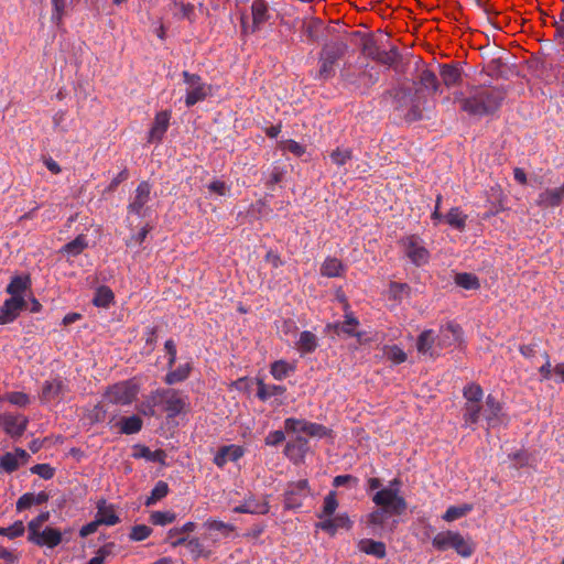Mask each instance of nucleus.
<instances>
[{"label":"nucleus","instance_id":"nucleus-1","mask_svg":"<svg viewBox=\"0 0 564 564\" xmlns=\"http://www.w3.org/2000/svg\"><path fill=\"white\" fill-rule=\"evenodd\" d=\"M507 96V91L500 87H476L469 96L459 98L455 95V100L460 101L464 111L471 116H488L496 112Z\"/></svg>","mask_w":564,"mask_h":564},{"label":"nucleus","instance_id":"nucleus-2","mask_svg":"<svg viewBox=\"0 0 564 564\" xmlns=\"http://www.w3.org/2000/svg\"><path fill=\"white\" fill-rule=\"evenodd\" d=\"M387 94L392 98L394 110L399 111L406 121L412 122L422 118L423 98L415 84L392 88Z\"/></svg>","mask_w":564,"mask_h":564},{"label":"nucleus","instance_id":"nucleus-3","mask_svg":"<svg viewBox=\"0 0 564 564\" xmlns=\"http://www.w3.org/2000/svg\"><path fill=\"white\" fill-rule=\"evenodd\" d=\"M160 403H164V409L170 417L178 415L185 406V400L180 395L178 391L174 389H162L156 390L149 397L147 404L149 411H143V414L153 416L155 414L154 408Z\"/></svg>","mask_w":564,"mask_h":564},{"label":"nucleus","instance_id":"nucleus-4","mask_svg":"<svg viewBox=\"0 0 564 564\" xmlns=\"http://www.w3.org/2000/svg\"><path fill=\"white\" fill-rule=\"evenodd\" d=\"M401 481L394 478L390 486L382 488L375 494L372 501L389 511V514L400 516L406 510V501L399 496V487Z\"/></svg>","mask_w":564,"mask_h":564},{"label":"nucleus","instance_id":"nucleus-5","mask_svg":"<svg viewBox=\"0 0 564 564\" xmlns=\"http://www.w3.org/2000/svg\"><path fill=\"white\" fill-rule=\"evenodd\" d=\"M347 51L344 42H332L325 44L319 53L321 67L316 75L318 79H328L335 75V66L343 58Z\"/></svg>","mask_w":564,"mask_h":564},{"label":"nucleus","instance_id":"nucleus-6","mask_svg":"<svg viewBox=\"0 0 564 564\" xmlns=\"http://www.w3.org/2000/svg\"><path fill=\"white\" fill-rule=\"evenodd\" d=\"M139 391V384L133 379L120 381L107 389L105 400L112 404L128 405L135 400Z\"/></svg>","mask_w":564,"mask_h":564},{"label":"nucleus","instance_id":"nucleus-7","mask_svg":"<svg viewBox=\"0 0 564 564\" xmlns=\"http://www.w3.org/2000/svg\"><path fill=\"white\" fill-rule=\"evenodd\" d=\"M184 83L187 85L185 105L193 107L199 101L206 99L210 94V86L206 85L202 77L197 74H191L187 70L183 72Z\"/></svg>","mask_w":564,"mask_h":564},{"label":"nucleus","instance_id":"nucleus-8","mask_svg":"<svg viewBox=\"0 0 564 564\" xmlns=\"http://www.w3.org/2000/svg\"><path fill=\"white\" fill-rule=\"evenodd\" d=\"M361 51L364 55L387 66H392L400 59L397 47H391L389 51L380 50L372 37H367L362 41Z\"/></svg>","mask_w":564,"mask_h":564},{"label":"nucleus","instance_id":"nucleus-9","mask_svg":"<svg viewBox=\"0 0 564 564\" xmlns=\"http://www.w3.org/2000/svg\"><path fill=\"white\" fill-rule=\"evenodd\" d=\"M404 252L410 261L416 267L427 263L430 253L423 246L422 239L416 235H410L402 239Z\"/></svg>","mask_w":564,"mask_h":564},{"label":"nucleus","instance_id":"nucleus-10","mask_svg":"<svg viewBox=\"0 0 564 564\" xmlns=\"http://www.w3.org/2000/svg\"><path fill=\"white\" fill-rule=\"evenodd\" d=\"M26 308V301L23 296L9 297L0 307V325L14 322L20 313Z\"/></svg>","mask_w":564,"mask_h":564},{"label":"nucleus","instance_id":"nucleus-11","mask_svg":"<svg viewBox=\"0 0 564 564\" xmlns=\"http://www.w3.org/2000/svg\"><path fill=\"white\" fill-rule=\"evenodd\" d=\"M345 302V321L343 323H336L334 325H328V327L334 328L336 334H346L347 336H354L357 337L359 340H361L362 334L357 332V327L359 325V321L354 316V314L349 311V304L346 302V300H343Z\"/></svg>","mask_w":564,"mask_h":564},{"label":"nucleus","instance_id":"nucleus-12","mask_svg":"<svg viewBox=\"0 0 564 564\" xmlns=\"http://www.w3.org/2000/svg\"><path fill=\"white\" fill-rule=\"evenodd\" d=\"M564 202V184L560 187L545 188L535 200L536 206L542 209L554 208Z\"/></svg>","mask_w":564,"mask_h":564},{"label":"nucleus","instance_id":"nucleus-13","mask_svg":"<svg viewBox=\"0 0 564 564\" xmlns=\"http://www.w3.org/2000/svg\"><path fill=\"white\" fill-rule=\"evenodd\" d=\"M245 455V448L240 445L231 444L219 447L214 456V464L218 468H224L228 462H237Z\"/></svg>","mask_w":564,"mask_h":564},{"label":"nucleus","instance_id":"nucleus-14","mask_svg":"<svg viewBox=\"0 0 564 564\" xmlns=\"http://www.w3.org/2000/svg\"><path fill=\"white\" fill-rule=\"evenodd\" d=\"M28 541L37 546H47L53 549L62 542V533L59 530L46 527L33 536H28Z\"/></svg>","mask_w":564,"mask_h":564},{"label":"nucleus","instance_id":"nucleus-15","mask_svg":"<svg viewBox=\"0 0 564 564\" xmlns=\"http://www.w3.org/2000/svg\"><path fill=\"white\" fill-rule=\"evenodd\" d=\"M28 422V417L23 415L7 414L3 415L1 425L11 437H20L26 430Z\"/></svg>","mask_w":564,"mask_h":564},{"label":"nucleus","instance_id":"nucleus-16","mask_svg":"<svg viewBox=\"0 0 564 564\" xmlns=\"http://www.w3.org/2000/svg\"><path fill=\"white\" fill-rule=\"evenodd\" d=\"M150 194L151 185L145 181L141 182L135 189V196L133 200L128 206L129 213L141 216L143 207L150 200Z\"/></svg>","mask_w":564,"mask_h":564},{"label":"nucleus","instance_id":"nucleus-17","mask_svg":"<svg viewBox=\"0 0 564 564\" xmlns=\"http://www.w3.org/2000/svg\"><path fill=\"white\" fill-rule=\"evenodd\" d=\"M440 76L442 83L447 87H455L463 80L462 67L459 64H440Z\"/></svg>","mask_w":564,"mask_h":564},{"label":"nucleus","instance_id":"nucleus-18","mask_svg":"<svg viewBox=\"0 0 564 564\" xmlns=\"http://www.w3.org/2000/svg\"><path fill=\"white\" fill-rule=\"evenodd\" d=\"M251 33H254L271 18L268 2L265 0H254L251 6Z\"/></svg>","mask_w":564,"mask_h":564},{"label":"nucleus","instance_id":"nucleus-19","mask_svg":"<svg viewBox=\"0 0 564 564\" xmlns=\"http://www.w3.org/2000/svg\"><path fill=\"white\" fill-rule=\"evenodd\" d=\"M351 524L352 522L349 517L346 513H341L334 518L328 517L324 521L318 522L316 527L330 535H335L338 529L349 530Z\"/></svg>","mask_w":564,"mask_h":564},{"label":"nucleus","instance_id":"nucleus-20","mask_svg":"<svg viewBox=\"0 0 564 564\" xmlns=\"http://www.w3.org/2000/svg\"><path fill=\"white\" fill-rule=\"evenodd\" d=\"M308 441L304 436H296L293 440H290L284 448V454L293 459L300 460L303 459L306 453L308 452Z\"/></svg>","mask_w":564,"mask_h":564},{"label":"nucleus","instance_id":"nucleus-21","mask_svg":"<svg viewBox=\"0 0 564 564\" xmlns=\"http://www.w3.org/2000/svg\"><path fill=\"white\" fill-rule=\"evenodd\" d=\"M501 411L502 406L500 402L492 394H488L486 398L485 409L482 410V415L490 427H494L501 422Z\"/></svg>","mask_w":564,"mask_h":564},{"label":"nucleus","instance_id":"nucleus-22","mask_svg":"<svg viewBox=\"0 0 564 564\" xmlns=\"http://www.w3.org/2000/svg\"><path fill=\"white\" fill-rule=\"evenodd\" d=\"M65 393V386L62 380L54 379L52 381H45L42 387L41 401L51 402L63 398Z\"/></svg>","mask_w":564,"mask_h":564},{"label":"nucleus","instance_id":"nucleus-23","mask_svg":"<svg viewBox=\"0 0 564 564\" xmlns=\"http://www.w3.org/2000/svg\"><path fill=\"white\" fill-rule=\"evenodd\" d=\"M237 513L250 514H265L269 512V505L267 501H258L253 497L245 499L243 503L234 508Z\"/></svg>","mask_w":564,"mask_h":564},{"label":"nucleus","instance_id":"nucleus-24","mask_svg":"<svg viewBox=\"0 0 564 564\" xmlns=\"http://www.w3.org/2000/svg\"><path fill=\"white\" fill-rule=\"evenodd\" d=\"M96 518L100 525H115L120 521L119 517L116 514L115 507L112 505H107L105 500L97 503Z\"/></svg>","mask_w":564,"mask_h":564},{"label":"nucleus","instance_id":"nucleus-25","mask_svg":"<svg viewBox=\"0 0 564 564\" xmlns=\"http://www.w3.org/2000/svg\"><path fill=\"white\" fill-rule=\"evenodd\" d=\"M50 495L45 491L39 494L26 492L22 495L17 501V510L22 511L31 508L32 506H40L47 502Z\"/></svg>","mask_w":564,"mask_h":564},{"label":"nucleus","instance_id":"nucleus-26","mask_svg":"<svg viewBox=\"0 0 564 564\" xmlns=\"http://www.w3.org/2000/svg\"><path fill=\"white\" fill-rule=\"evenodd\" d=\"M170 122V113L161 111L155 116L154 126L150 130L149 141L161 140L167 130Z\"/></svg>","mask_w":564,"mask_h":564},{"label":"nucleus","instance_id":"nucleus-27","mask_svg":"<svg viewBox=\"0 0 564 564\" xmlns=\"http://www.w3.org/2000/svg\"><path fill=\"white\" fill-rule=\"evenodd\" d=\"M30 286L31 279L29 275H15L7 285L6 292L11 295L10 297L23 296V292L30 289Z\"/></svg>","mask_w":564,"mask_h":564},{"label":"nucleus","instance_id":"nucleus-28","mask_svg":"<svg viewBox=\"0 0 564 564\" xmlns=\"http://www.w3.org/2000/svg\"><path fill=\"white\" fill-rule=\"evenodd\" d=\"M358 546L361 552L373 555L377 558H383L387 554L386 544L380 541L362 539L360 540Z\"/></svg>","mask_w":564,"mask_h":564},{"label":"nucleus","instance_id":"nucleus-29","mask_svg":"<svg viewBox=\"0 0 564 564\" xmlns=\"http://www.w3.org/2000/svg\"><path fill=\"white\" fill-rule=\"evenodd\" d=\"M257 397L261 401H267L271 397H280L286 391L285 387L278 384H265L262 379H257Z\"/></svg>","mask_w":564,"mask_h":564},{"label":"nucleus","instance_id":"nucleus-30","mask_svg":"<svg viewBox=\"0 0 564 564\" xmlns=\"http://www.w3.org/2000/svg\"><path fill=\"white\" fill-rule=\"evenodd\" d=\"M434 332L432 329H426L422 332L416 341L417 351L422 355H427L430 357H435L436 354L433 351L434 344Z\"/></svg>","mask_w":564,"mask_h":564},{"label":"nucleus","instance_id":"nucleus-31","mask_svg":"<svg viewBox=\"0 0 564 564\" xmlns=\"http://www.w3.org/2000/svg\"><path fill=\"white\" fill-rule=\"evenodd\" d=\"M296 348L302 355L313 352L317 348L316 335L308 330L302 332L296 343Z\"/></svg>","mask_w":564,"mask_h":564},{"label":"nucleus","instance_id":"nucleus-32","mask_svg":"<svg viewBox=\"0 0 564 564\" xmlns=\"http://www.w3.org/2000/svg\"><path fill=\"white\" fill-rule=\"evenodd\" d=\"M88 247L85 235H78L74 240L67 242L61 250V253H67L70 257L80 254Z\"/></svg>","mask_w":564,"mask_h":564},{"label":"nucleus","instance_id":"nucleus-33","mask_svg":"<svg viewBox=\"0 0 564 564\" xmlns=\"http://www.w3.org/2000/svg\"><path fill=\"white\" fill-rule=\"evenodd\" d=\"M120 432L122 434L131 435L141 431L143 421L138 415H131L128 417H122L119 422Z\"/></svg>","mask_w":564,"mask_h":564},{"label":"nucleus","instance_id":"nucleus-34","mask_svg":"<svg viewBox=\"0 0 564 564\" xmlns=\"http://www.w3.org/2000/svg\"><path fill=\"white\" fill-rule=\"evenodd\" d=\"M452 549H454L460 556L468 557L474 552V546L470 542L464 539V536L456 532L455 535H452Z\"/></svg>","mask_w":564,"mask_h":564},{"label":"nucleus","instance_id":"nucleus-35","mask_svg":"<svg viewBox=\"0 0 564 564\" xmlns=\"http://www.w3.org/2000/svg\"><path fill=\"white\" fill-rule=\"evenodd\" d=\"M344 270V265L337 258H327L321 268V273L328 278L339 276Z\"/></svg>","mask_w":564,"mask_h":564},{"label":"nucleus","instance_id":"nucleus-36","mask_svg":"<svg viewBox=\"0 0 564 564\" xmlns=\"http://www.w3.org/2000/svg\"><path fill=\"white\" fill-rule=\"evenodd\" d=\"M446 223L458 230H464L466 226L467 215L463 214V212L458 207H453L445 216Z\"/></svg>","mask_w":564,"mask_h":564},{"label":"nucleus","instance_id":"nucleus-37","mask_svg":"<svg viewBox=\"0 0 564 564\" xmlns=\"http://www.w3.org/2000/svg\"><path fill=\"white\" fill-rule=\"evenodd\" d=\"M482 406L480 402H465L464 420L467 425L476 424L479 421Z\"/></svg>","mask_w":564,"mask_h":564},{"label":"nucleus","instance_id":"nucleus-38","mask_svg":"<svg viewBox=\"0 0 564 564\" xmlns=\"http://www.w3.org/2000/svg\"><path fill=\"white\" fill-rule=\"evenodd\" d=\"M113 299L115 295L110 288L102 285L96 290L93 303L98 307H108Z\"/></svg>","mask_w":564,"mask_h":564},{"label":"nucleus","instance_id":"nucleus-39","mask_svg":"<svg viewBox=\"0 0 564 564\" xmlns=\"http://www.w3.org/2000/svg\"><path fill=\"white\" fill-rule=\"evenodd\" d=\"M169 494V485L160 480L155 484L154 488L151 490V495L147 498L144 505L147 507L155 505L158 501L166 497Z\"/></svg>","mask_w":564,"mask_h":564},{"label":"nucleus","instance_id":"nucleus-40","mask_svg":"<svg viewBox=\"0 0 564 564\" xmlns=\"http://www.w3.org/2000/svg\"><path fill=\"white\" fill-rule=\"evenodd\" d=\"M455 283L465 290H477L480 288L478 278L473 273H457L455 275Z\"/></svg>","mask_w":564,"mask_h":564},{"label":"nucleus","instance_id":"nucleus-41","mask_svg":"<svg viewBox=\"0 0 564 564\" xmlns=\"http://www.w3.org/2000/svg\"><path fill=\"white\" fill-rule=\"evenodd\" d=\"M389 299L401 302L404 296H409L411 288L408 283L390 282L389 284Z\"/></svg>","mask_w":564,"mask_h":564},{"label":"nucleus","instance_id":"nucleus-42","mask_svg":"<svg viewBox=\"0 0 564 564\" xmlns=\"http://www.w3.org/2000/svg\"><path fill=\"white\" fill-rule=\"evenodd\" d=\"M189 372H191L189 364L181 365L175 370L170 371L165 376V382L167 384H175L177 382H182L188 378Z\"/></svg>","mask_w":564,"mask_h":564},{"label":"nucleus","instance_id":"nucleus-43","mask_svg":"<svg viewBox=\"0 0 564 564\" xmlns=\"http://www.w3.org/2000/svg\"><path fill=\"white\" fill-rule=\"evenodd\" d=\"M330 161L337 166H344L352 159V150L349 148L337 147L329 153Z\"/></svg>","mask_w":564,"mask_h":564},{"label":"nucleus","instance_id":"nucleus-44","mask_svg":"<svg viewBox=\"0 0 564 564\" xmlns=\"http://www.w3.org/2000/svg\"><path fill=\"white\" fill-rule=\"evenodd\" d=\"M308 426L310 421L304 419L288 417L284 421V429L289 433H304L307 435Z\"/></svg>","mask_w":564,"mask_h":564},{"label":"nucleus","instance_id":"nucleus-45","mask_svg":"<svg viewBox=\"0 0 564 564\" xmlns=\"http://www.w3.org/2000/svg\"><path fill=\"white\" fill-rule=\"evenodd\" d=\"M455 531H445L437 533L432 541L433 546L438 551H445L452 549V535H455Z\"/></svg>","mask_w":564,"mask_h":564},{"label":"nucleus","instance_id":"nucleus-46","mask_svg":"<svg viewBox=\"0 0 564 564\" xmlns=\"http://www.w3.org/2000/svg\"><path fill=\"white\" fill-rule=\"evenodd\" d=\"M419 83L425 88H431L434 93H436L440 88L437 76L431 69H423L421 72L419 76Z\"/></svg>","mask_w":564,"mask_h":564},{"label":"nucleus","instance_id":"nucleus-47","mask_svg":"<svg viewBox=\"0 0 564 564\" xmlns=\"http://www.w3.org/2000/svg\"><path fill=\"white\" fill-rule=\"evenodd\" d=\"M176 514L172 511H153L150 516V522L154 525H166L174 522Z\"/></svg>","mask_w":564,"mask_h":564},{"label":"nucleus","instance_id":"nucleus-48","mask_svg":"<svg viewBox=\"0 0 564 564\" xmlns=\"http://www.w3.org/2000/svg\"><path fill=\"white\" fill-rule=\"evenodd\" d=\"M463 395L466 402H481L484 391L477 383H470L464 388Z\"/></svg>","mask_w":564,"mask_h":564},{"label":"nucleus","instance_id":"nucleus-49","mask_svg":"<svg viewBox=\"0 0 564 564\" xmlns=\"http://www.w3.org/2000/svg\"><path fill=\"white\" fill-rule=\"evenodd\" d=\"M470 505H463L459 507H449L446 512L443 514V520L451 522L457 520L464 516H466L469 511H471Z\"/></svg>","mask_w":564,"mask_h":564},{"label":"nucleus","instance_id":"nucleus-50","mask_svg":"<svg viewBox=\"0 0 564 564\" xmlns=\"http://www.w3.org/2000/svg\"><path fill=\"white\" fill-rule=\"evenodd\" d=\"M337 507L338 502L336 499V495L334 491H330L324 499L323 511L321 514H318V518L323 519L333 516Z\"/></svg>","mask_w":564,"mask_h":564},{"label":"nucleus","instance_id":"nucleus-51","mask_svg":"<svg viewBox=\"0 0 564 564\" xmlns=\"http://www.w3.org/2000/svg\"><path fill=\"white\" fill-rule=\"evenodd\" d=\"M50 519V512H41L28 524V536H33L41 531L42 525Z\"/></svg>","mask_w":564,"mask_h":564},{"label":"nucleus","instance_id":"nucleus-52","mask_svg":"<svg viewBox=\"0 0 564 564\" xmlns=\"http://www.w3.org/2000/svg\"><path fill=\"white\" fill-rule=\"evenodd\" d=\"M488 74L490 76H505L507 64L502 57L492 58L487 65Z\"/></svg>","mask_w":564,"mask_h":564},{"label":"nucleus","instance_id":"nucleus-53","mask_svg":"<svg viewBox=\"0 0 564 564\" xmlns=\"http://www.w3.org/2000/svg\"><path fill=\"white\" fill-rule=\"evenodd\" d=\"M140 456L149 462L165 464L166 453L163 449L151 451L149 447H142Z\"/></svg>","mask_w":564,"mask_h":564},{"label":"nucleus","instance_id":"nucleus-54","mask_svg":"<svg viewBox=\"0 0 564 564\" xmlns=\"http://www.w3.org/2000/svg\"><path fill=\"white\" fill-rule=\"evenodd\" d=\"M387 358L393 364H402L406 360V354L399 346L393 345L386 348Z\"/></svg>","mask_w":564,"mask_h":564},{"label":"nucleus","instance_id":"nucleus-55","mask_svg":"<svg viewBox=\"0 0 564 564\" xmlns=\"http://www.w3.org/2000/svg\"><path fill=\"white\" fill-rule=\"evenodd\" d=\"M25 531V527L22 521H15L12 525L8 528L0 527V535L8 536L9 539H14L21 536Z\"/></svg>","mask_w":564,"mask_h":564},{"label":"nucleus","instance_id":"nucleus-56","mask_svg":"<svg viewBox=\"0 0 564 564\" xmlns=\"http://www.w3.org/2000/svg\"><path fill=\"white\" fill-rule=\"evenodd\" d=\"M206 527L212 531H221L226 536L236 530L235 525L215 519L207 520Z\"/></svg>","mask_w":564,"mask_h":564},{"label":"nucleus","instance_id":"nucleus-57","mask_svg":"<svg viewBox=\"0 0 564 564\" xmlns=\"http://www.w3.org/2000/svg\"><path fill=\"white\" fill-rule=\"evenodd\" d=\"M53 6V12L51 20L56 25H59L62 22V19L65 14V8H66V0H51Z\"/></svg>","mask_w":564,"mask_h":564},{"label":"nucleus","instance_id":"nucleus-58","mask_svg":"<svg viewBox=\"0 0 564 564\" xmlns=\"http://www.w3.org/2000/svg\"><path fill=\"white\" fill-rule=\"evenodd\" d=\"M151 533L152 529L150 527L145 524H137L132 527L129 538L132 541H143L149 538Z\"/></svg>","mask_w":564,"mask_h":564},{"label":"nucleus","instance_id":"nucleus-59","mask_svg":"<svg viewBox=\"0 0 564 564\" xmlns=\"http://www.w3.org/2000/svg\"><path fill=\"white\" fill-rule=\"evenodd\" d=\"M290 370H291V367L289 366L288 362H285L283 360L274 361L271 365V375L276 380H282L283 378H285Z\"/></svg>","mask_w":564,"mask_h":564},{"label":"nucleus","instance_id":"nucleus-60","mask_svg":"<svg viewBox=\"0 0 564 564\" xmlns=\"http://www.w3.org/2000/svg\"><path fill=\"white\" fill-rule=\"evenodd\" d=\"M0 466L7 471L12 473L20 466V462L17 459V455L13 453H6L0 460Z\"/></svg>","mask_w":564,"mask_h":564},{"label":"nucleus","instance_id":"nucleus-61","mask_svg":"<svg viewBox=\"0 0 564 564\" xmlns=\"http://www.w3.org/2000/svg\"><path fill=\"white\" fill-rule=\"evenodd\" d=\"M333 431L323 424L310 422L307 435L311 437H327L330 436Z\"/></svg>","mask_w":564,"mask_h":564},{"label":"nucleus","instance_id":"nucleus-62","mask_svg":"<svg viewBox=\"0 0 564 564\" xmlns=\"http://www.w3.org/2000/svg\"><path fill=\"white\" fill-rule=\"evenodd\" d=\"M186 546L195 557L209 556V551H205L204 545L197 538L188 540Z\"/></svg>","mask_w":564,"mask_h":564},{"label":"nucleus","instance_id":"nucleus-63","mask_svg":"<svg viewBox=\"0 0 564 564\" xmlns=\"http://www.w3.org/2000/svg\"><path fill=\"white\" fill-rule=\"evenodd\" d=\"M31 473L39 475L43 479H51L54 476L55 469L48 464H37L31 468Z\"/></svg>","mask_w":564,"mask_h":564},{"label":"nucleus","instance_id":"nucleus-64","mask_svg":"<svg viewBox=\"0 0 564 564\" xmlns=\"http://www.w3.org/2000/svg\"><path fill=\"white\" fill-rule=\"evenodd\" d=\"M111 546H112V544H106V545L101 546L96 552V555L94 557H91L86 564H104L106 558L111 553V550H110Z\"/></svg>","mask_w":564,"mask_h":564}]
</instances>
